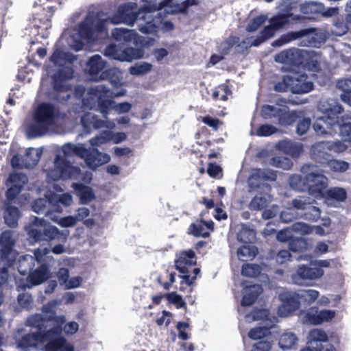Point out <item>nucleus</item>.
Here are the masks:
<instances>
[{"label":"nucleus","instance_id":"f257e3e1","mask_svg":"<svg viewBox=\"0 0 351 351\" xmlns=\"http://www.w3.org/2000/svg\"><path fill=\"white\" fill-rule=\"evenodd\" d=\"M319 108L324 115L315 121L313 124L314 131L319 136L335 135L339 128L343 107L337 99L328 98L320 104Z\"/></svg>","mask_w":351,"mask_h":351},{"label":"nucleus","instance_id":"f03ea898","mask_svg":"<svg viewBox=\"0 0 351 351\" xmlns=\"http://www.w3.org/2000/svg\"><path fill=\"white\" fill-rule=\"evenodd\" d=\"M35 258L32 256L24 257V260L21 261L19 271L21 274H25L26 269H23L22 267L25 262L29 264V274L25 281H21L16 287L18 291H25L26 289H31L34 286L41 285L49 278L51 275L50 266L47 263H43V255L39 250L35 251Z\"/></svg>","mask_w":351,"mask_h":351},{"label":"nucleus","instance_id":"7ed1b4c3","mask_svg":"<svg viewBox=\"0 0 351 351\" xmlns=\"http://www.w3.org/2000/svg\"><path fill=\"white\" fill-rule=\"evenodd\" d=\"M59 113V110L51 103L43 102L36 108L34 114V123L28 128V135L36 138L45 135L49 126L53 125Z\"/></svg>","mask_w":351,"mask_h":351},{"label":"nucleus","instance_id":"20e7f679","mask_svg":"<svg viewBox=\"0 0 351 351\" xmlns=\"http://www.w3.org/2000/svg\"><path fill=\"white\" fill-rule=\"evenodd\" d=\"M29 237L34 242H50L59 239L62 233L58 228L50 224L45 219L34 217L31 223L26 227Z\"/></svg>","mask_w":351,"mask_h":351},{"label":"nucleus","instance_id":"39448f33","mask_svg":"<svg viewBox=\"0 0 351 351\" xmlns=\"http://www.w3.org/2000/svg\"><path fill=\"white\" fill-rule=\"evenodd\" d=\"M196 263L195 254L193 250L181 252L175 261L176 268L180 274V277L188 286L193 285L200 272V269L195 267Z\"/></svg>","mask_w":351,"mask_h":351},{"label":"nucleus","instance_id":"423d86ee","mask_svg":"<svg viewBox=\"0 0 351 351\" xmlns=\"http://www.w3.org/2000/svg\"><path fill=\"white\" fill-rule=\"evenodd\" d=\"M303 175H306V189L312 195L322 196L328 186V178L317 170L315 165L304 164L300 169Z\"/></svg>","mask_w":351,"mask_h":351},{"label":"nucleus","instance_id":"0eeeda50","mask_svg":"<svg viewBox=\"0 0 351 351\" xmlns=\"http://www.w3.org/2000/svg\"><path fill=\"white\" fill-rule=\"evenodd\" d=\"M278 58H280V62H290L308 71H318L320 69L319 61L311 57L307 51L289 49L281 51Z\"/></svg>","mask_w":351,"mask_h":351},{"label":"nucleus","instance_id":"6e6552de","mask_svg":"<svg viewBox=\"0 0 351 351\" xmlns=\"http://www.w3.org/2000/svg\"><path fill=\"white\" fill-rule=\"evenodd\" d=\"M125 90L114 93L106 86L99 84L90 88L88 94L91 97L97 98V106L104 118H107L109 111L114 109L115 101L113 98L124 95Z\"/></svg>","mask_w":351,"mask_h":351},{"label":"nucleus","instance_id":"1a4fd4ad","mask_svg":"<svg viewBox=\"0 0 351 351\" xmlns=\"http://www.w3.org/2000/svg\"><path fill=\"white\" fill-rule=\"evenodd\" d=\"M138 15L139 13L132 11V6L130 3L121 4L111 16L99 20L96 25V29L98 32H108V23L114 25L126 23L133 25L138 19Z\"/></svg>","mask_w":351,"mask_h":351},{"label":"nucleus","instance_id":"9d476101","mask_svg":"<svg viewBox=\"0 0 351 351\" xmlns=\"http://www.w3.org/2000/svg\"><path fill=\"white\" fill-rule=\"evenodd\" d=\"M104 56L121 62H132L142 58L144 50L142 48L128 47L124 43L121 45L109 44L104 49Z\"/></svg>","mask_w":351,"mask_h":351},{"label":"nucleus","instance_id":"9b49d317","mask_svg":"<svg viewBox=\"0 0 351 351\" xmlns=\"http://www.w3.org/2000/svg\"><path fill=\"white\" fill-rule=\"evenodd\" d=\"M324 275L320 267H311L306 265H299L296 271L292 274L291 279L298 285H308L312 280L319 278Z\"/></svg>","mask_w":351,"mask_h":351},{"label":"nucleus","instance_id":"f8f14e48","mask_svg":"<svg viewBox=\"0 0 351 351\" xmlns=\"http://www.w3.org/2000/svg\"><path fill=\"white\" fill-rule=\"evenodd\" d=\"M106 15L103 12H97L95 16L87 15L83 21L78 24V34L82 39L90 40L94 38V34H103L106 32H98L96 29V25L99 20L103 19L100 18L101 16Z\"/></svg>","mask_w":351,"mask_h":351},{"label":"nucleus","instance_id":"ddd939ff","mask_svg":"<svg viewBox=\"0 0 351 351\" xmlns=\"http://www.w3.org/2000/svg\"><path fill=\"white\" fill-rule=\"evenodd\" d=\"M8 182L11 186L5 191L6 199L4 204H12L23 189L24 185L27 182V178L25 173L12 172L9 175Z\"/></svg>","mask_w":351,"mask_h":351},{"label":"nucleus","instance_id":"4468645a","mask_svg":"<svg viewBox=\"0 0 351 351\" xmlns=\"http://www.w3.org/2000/svg\"><path fill=\"white\" fill-rule=\"evenodd\" d=\"M51 332L52 330L48 331L45 334H42L40 332L25 334L16 340L17 348L22 351H28L32 348L38 349L46 342L47 339H49L47 335H49Z\"/></svg>","mask_w":351,"mask_h":351},{"label":"nucleus","instance_id":"2eb2a0df","mask_svg":"<svg viewBox=\"0 0 351 351\" xmlns=\"http://www.w3.org/2000/svg\"><path fill=\"white\" fill-rule=\"evenodd\" d=\"M279 299L282 304L278 307V313L281 317H287L300 308V300L298 293L285 291L279 295Z\"/></svg>","mask_w":351,"mask_h":351},{"label":"nucleus","instance_id":"dca6fc26","mask_svg":"<svg viewBox=\"0 0 351 351\" xmlns=\"http://www.w3.org/2000/svg\"><path fill=\"white\" fill-rule=\"evenodd\" d=\"M55 167L59 173V177L62 180L77 178L81 174V169L78 167L71 165L65 158L57 155L55 158Z\"/></svg>","mask_w":351,"mask_h":351},{"label":"nucleus","instance_id":"f3484780","mask_svg":"<svg viewBox=\"0 0 351 351\" xmlns=\"http://www.w3.org/2000/svg\"><path fill=\"white\" fill-rule=\"evenodd\" d=\"M335 316V311L328 309L319 311L317 307H312L305 313L304 319L308 324L319 325L324 322L330 321Z\"/></svg>","mask_w":351,"mask_h":351},{"label":"nucleus","instance_id":"a211bd4d","mask_svg":"<svg viewBox=\"0 0 351 351\" xmlns=\"http://www.w3.org/2000/svg\"><path fill=\"white\" fill-rule=\"evenodd\" d=\"M14 245V241L10 231H3L0 234V257L2 261L6 262L8 266H12L14 263V258H9Z\"/></svg>","mask_w":351,"mask_h":351},{"label":"nucleus","instance_id":"6ab92c4d","mask_svg":"<svg viewBox=\"0 0 351 351\" xmlns=\"http://www.w3.org/2000/svg\"><path fill=\"white\" fill-rule=\"evenodd\" d=\"M291 92L293 94L307 93L313 89V83L308 80L305 73H294L291 75Z\"/></svg>","mask_w":351,"mask_h":351},{"label":"nucleus","instance_id":"aec40b11","mask_svg":"<svg viewBox=\"0 0 351 351\" xmlns=\"http://www.w3.org/2000/svg\"><path fill=\"white\" fill-rule=\"evenodd\" d=\"M329 149L325 141H320L311 146L310 155L311 159L316 163L322 167H326V164L331 158Z\"/></svg>","mask_w":351,"mask_h":351},{"label":"nucleus","instance_id":"412c9836","mask_svg":"<svg viewBox=\"0 0 351 351\" xmlns=\"http://www.w3.org/2000/svg\"><path fill=\"white\" fill-rule=\"evenodd\" d=\"M276 173L269 169H257L249 178V186L251 189H257L264 181H275Z\"/></svg>","mask_w":351,"mask_h":351},{"label":"nucleus","instance_id":"4be33fe9","mask_svg":"<svg viewBox=\"0 0 351 351\" xmlns=\"http://www.w3.org/2000/svg\"><path fill=\"white\" fill-rule=\"evenodd\" d=\"M214 230L213 221H206L203 219H197L192 223L188 228V234L195 237H208L210 232Z\"/></svg>","mask_w":351,"mask_h":351},{"label":"nucleus","instance_id":"5701e85b","mask_svg":"<svg viewBox=\"0 0 351 351\" xmlns=\"http://www.w3.org/2000/svg\"><path fill=\"white\" fill-rule=\"evenodd\" d=\"M304 13L307 14L321 15L322 16H332L337 11L335 8H326L324 5L318 2L306 3L302 7Z\"/></svg>","mask_w":351,"mask_h":351},{"label":"nucleus","instance_id":"b1692460","mask_svg":"<svg viewBox=\"0 0 351 351\" xmlns=\"http://www.w3.org/2000/svg\"><path fill=\"white\" fill-rule=\"evenodd\" d=\"M246 281L242 282V285L244 287V294L241 300V305L243 306H250L252 305L259 295L263 291V289L259 285H245Z\"/></svg>","mask_w":351,"mask_h":351},{"label":"nucleus","instance_id":"393cba45","mask_svg":"<svg viewBox=\"0 0 351 351\" xmlns=\"http://www.w3.org/2000/svg\"><path fill=\"white\" fill-rule=\"evenodd\" d=\"M313 31V28L302 29L299 31L289 32L281 35L278 39L273 41L271 46L274 47H281L292 40L307 36Z\"/></svg>","mask_w":351,"mask_h":351},{"label":"nucleus","instance_id":"a878e982","mask_svg":"<svg viewBox=\"0 0 351 351\" xmlns=\"http://www.w3.org/2000/svg\"><path fill=\"white\" fill-rule=\"evenodd\" d=\"M110 160V157L108 154L99 152L97 148H92L86 158V163L90 168L95 169L97 167L108 163Z\"/></svg>","mask_w":351,"mask_h":351},{"label":"nucleus","instance_id":"bb28decb","mask_svg":"<svg viewBox=\"0 0 351 351\" xmlns=\"http://www.w3.org/2000/svg\"><path fill=\"white\" fill-rule=\"evenodd\" d=\"M45 351H73V347L69 344L64 337L56 336L47 339Z\"/></svg>","mask_w":351,"mask_h":351},{"label":"nucleus","instance_id":"cd10ccee","mask_svg":"<svg viewBox=\"0 0 351 351\" xmlns=\"http://www.w3.org/2000/svg\"><path fill=\"white\" fill-rule=\"evenodd\" d=\"M62 149L65 156H76L84 159L85 162L90 150L86 148L83 144L75 145L71 143L64 144Z\"/></svg>","mask_w":351,"mask_h":351},{"label":"nucleus","instance_id":"c85d7f7f","mask_svg":"<svg viewBox=\"0 0 351 351\" xmlns=\"http://www.w3.org/2000/svg\"><path fill=\"white\" fill-rule=\"evenodd\" d=\"M47 319L40 314H34L27 317L25 325L36 329V332H40L42 334L48 332L47 329Z\"/></svg>","mask_w":351,"mask_h":351},{"label":"nucleus","instance_id":"c756f323","mask_svg":"<svg viewBox=\"0 0 351 351\" xmlns=\"http://www.w3.org/2000/svg\"><path fill=\"white\" fill-rule=\"evenodd\" d=\"M5 214L4 220L8 226L16 228L20 217L19 209L12 205V204H4Z\"/></svg>","mask_w":351,"mask_h":351},{"label":"nucleus","instance_id":"7c9ffc66","mask_svg":"<svg viewBox=\"0 0 351 351\" xmlns=\"http://www.w3.org/2000/svg\"><path fill=\"white\" fill-rule=\"evenodd\" d=\"M300 19V16H294L292 13L279 14L274 16L269 19L271 26L278 31L289 24L291 21H295Z\"/></svg>","mask_w":351,"mask_h":351},{"label":"nucleus","instance_id":"2f4dec72","mask_svg":"<svg viewBox=\"0 0 351 351\" xmlns=\"http://www.w3.org/2000/svg\"><path fill=\"white\" fill-rule=\"evenodd\" d=\"M40 157V152L34 148L29 147L27 149L25 154L22 156V166L26 169H32L38 163Z\"/></svg>","mask_w":351,"mask_h":351},{"label":"nucleus","instance_id":"473e14b6","mask_svg":"<svg viewBox=\"0 0 351 351\" xmlns=\"http://www.w3.org/2000/svg\"><path fill=\"white\" fill-rule=\"evenodd\" d=\"M106 66V62L99 55H94L89 58L86 64L87 71L91 76L101 73Z\"/></svg>","mask_w":351,"mask_h":351},{"label":"nucleus","instance_id":"72a5a7b5","mask_svg":"<svg viewBox=\"0 0 351 351\" xmlns=\"http://www.w3.org/2000/svg\"><path fill=\"white\" fill-rule=\"evenodd\" d=\"M114 40L122 43H129L133 41L136 43L137 34L134 30L125 28H114L112 32Z\"/></svg>","mask_w":351,"mask_h":351},{"label":"nucleus","instance_id":"f704fd0d","mask_svg":"<svg viewBox=\"0 0 351 351\" xmlns=\"http://www.w3.org/2000/svg\"><path fill=\"white\" fill-rule=\"evenodd\" d=\"M73 188L79 196L82 204H87L93 200L95 197V193L90 186L82 183H76L73 184Z\"/></svg>","mask_w":351,"mask_h":351},{"label":"nucleus","instance_id":"c9c22d12","mask_svg":"<svg viewBox=\"0 0 351 351\" xmlns=\"http://www.w3.org/2000/svg\"><path fill=\"white\" fill-rule=\"evenodd\" d=\"M100 79L108 80L114 88H119L122 85L121 72L115 68H110L102 71Z\"/></svg>","mask_w":351,"mask_h":351},{"label":"nucleus","instance_id":"e433bc0d","mask_svg":"<svg viewBox=\"0 0 351 351\" xmlns=\"http://www.w3.org/2000/svg\"><path fill=\"white\" fill-rule=\"evenodd\" d=\"M280 148L293 158L299 157L303 152V145L302 143H296L291 141H282L280 143Z\"/></svg>","mask_w":351,"mask_h":351},{"label":"nucleus","instance_id":"4c0bfd02","mask_svg":"<svg viewBox=\"0 0 351 351\" xmlns=\"http://www.w3.org/2000/svg\"><path fill=\"white\" fill-rule=\"evenodd\" d=\"M48 321H52L56 324V326L48 329V331L52 330L49 335H47L48 337L50 339L56 336H60L62 330V325L66 322L65 317L64 315L58 316L56 315L55 312H53L52 314L48 317L47 322Z\"/></svg>","mask_w":351,"mask_h":351},{"label":"nucleus","instance_id":"58836bf2","mask_svg":"<svg viewBox=\"0 0 351 351\" xmlns=\"http://www.w3.org/2000/svg\"><path fill=\"white\" fill-rule=\"evenodd\" d=\"M328 199L335 200L339 202H343L347 199L348 195L346 189L341 187H332L326 190L324 195Z\"/></svg>","mask_w":351,"mask_h":351},{"label":"nucleus","instance_id":"ea45409f","mask_svg":"<svg viewBox=\"0 0 351 351\" xmlns=\"http://www.w3.org/2000/svg\"><path fill=\"white\" fill-rule=\"evenodd\" d=\"M291 255L289 250H280L278 252L271 250L267 254V258L274 261L278 265H282L290 261Z\"/></svg>","mask_w":351,"mask_h":351},{"label":"nucleus","instance_id":"a19ab883","mask_svg":"<svg viewBox=\"0 0 351 351\" xmlns=\"http://www.w3.org/2000/svg\"><path fill=\"white\" fill-rule=\"evenodd\" d=\"M268 204V199L267 194L265 193H258L250 201L249 204V208L252 211L262 210L267 208Z\"/></svg>","mask_w":351,"mask_h":351},{"label":"nucleus","instance_id":"79ce46f5","mask_svg":"<svg viewBox=\"0 0 351 351\" xmlns=\"http://www.w3.org/2000/svg\"><path fill=\"white\" fill-rule=\"evenodd\" d=\"M337 87L343 93L340 95L341 99L346 104L351 105V83L348 78L339 80Z\"/></svg>","mask_w":351,"mask_h":351},{"label":"nucleus","instance_id":"37998d69","mask_svg":"<svg viewBox=\"0 0 351 351\" xmlns=\"http://www.w3.org/2000/svg\"><path fill=\"white\" fill-rule=\"evenodd\" d=\"M127 138V135L124 132H117L113 134L110 131H105L103 134L98 136L95 138V140L99 143H104L112 139L114 143L118 144L125 141Z\"/></svg>","mask_w":351,"mask_h":351},{"label":"nucleus","instance_id":"c03bdc74","mask_svg":"<svg viewBox=\"0 0 351 351\" xmlns=\"http://www.w3.org/2000/svg\"><path fill=\"white\" fill-rule=\"evenodd\" d=\"M298 342L297 336L291 332H284L280 337L278 344L282 350H289L293 348Z\"/></svg>","mask_w":351,"mask_h":351},{"label":"nucleus","instance_id":"a18cd8bd","mask_svg":"<svg viewBox=\"0 0 351 351\" xmlns=\"http://www.w3.org/2000/svg\"><path fill=\"white\" fill-rule=\"evenodd\" d=\"M315 199L311 197L299 196L297 198L293 199L289 203V206H291L296 212L297 210H301L303 213L309 206V204H315Z\"/></svg>","mask_w":351,"mask_h":351},{"label":"nucleus","instance_id":"49530a36","mask_svg":"<svg viewBox=\"0 0 351 351\" xmlns=\"http://www.w3.org/2000/svg\"><path fill=\"white\" fill-rule=\"evenodd\" d=\"M258 252L257 248L254 245H243L238 248L237 255L242 261L252 260Z\"/></svg>","mask_w":351,"mask_h":351},{"label":"nucleus","instance_id":"de8ad7c7","mask_svg":"<svg viewBox=\"0 0 351 351\" xmlns=\"http://www.w3.org/2000/svg\"><path fill=\"white\" fill-rule=\"evenodd\" d=\"M326 167H328L332 172L343 173L348 169L349 163L342 160L330 158L326 164Z\"/></svg>","mask_w":351,"mask_h":351},{"label":"nucleus","instance_id":"09e8293b","mask_svg":"<svg viewBox=\"0 0 351 351\" xmlns=\"http://www.w3.org/2000/svg\"><path fill=\"white\" fill-rule=\"evenodd\" d=\"M298 293L300 304L304 303L305 305L314 302L319 295V291L314 289L304 290Z\"/></svg>","mask_w":351,"mask_h":351},{"label":"nucleus","instance_id":"8fccbe9b","mask_svg":"<svg viewBox=\"0 0 351 351\" xmlns=\"http://www.w3.org/2000/svg\"><path fill=\"white\" fill-rule=\"evenodd\" d=\"M314 204H309L305 211L301 213V217L309 221H317L320 218L321 210Z\"/></svg>","mask_w":351,"mask_h":351},{"label":"nucleus","instance_id":"3c124183","mask_svg":"<svg viewBox=\"0 0 351 351\" xmlns=\"http://www.w3.org/2000/svg\"><path fill=\"white\" fill-rule=\"evenodd\" d=\"M304 176V178L298 174H293L291 176L289 180L291 187L300 191L306 190V175Z\"/></svg>","mask_w":351,"mask_h":351},{"label":"nucleus","instance_id":"603ef678","mask_svg":"<svg viewBox=\"0 0 351 351\" xmlns=\"http://www.w3.org/2000/svg\"><path fill=\"white\" fill-rule=\"evenodd\" d=\"M231 93L232 91L229 86L226 84H222L213 90L212 97L214 100L220 99L222 101H226L228 99V96Z\"/></svg>","mask_w":351,"mask_h":351},{"label":"nucleus","instance_id":"864d4df0","mask_svg":"<svg viewBox=\"0 0 351 351\" xmlns=\"http://www.w3.org/2000/svg\"><path fill=\"white\" fill-rule=\"evenodd\" d=\"M261 267L257 264L245 263L241 269V275L245 277L255 278L261 274Z\"/></svg>","mask_w":351,"mask_h":351},{"label":"nucleus","instance_id":"5fc2aeb1","mask_svg":"<svg viewBox=\"0 0 351 351\" xmlns=\"http://www.w3.org/2000/svg\"><path fill=\"white\" fill-rule=\"evenodd\" d=\"M307 248V241L302 237L292 238L289 242V250L297 252H303Z\"/></svg>","mask_w":351,"mask_h":351},{"label":"nucleus","instance_id":"6e6d98bb","mask_svg":"<svg viewBox=\"0 0 351 351\" xmlns=\"http://www.w3.org/2000/svg\"><path fill=\"white\" fill-rule=\"evenodd\" d=\"M270 164L277 168H281L285 170L290 169L293 166V162L291 159L284 156H275L271 159Z\"/></svg>","mask_w":351,"mask_h":351},{"label":"nucleus","instance_id":"4d7b16f0","mask_svg":"<svg viewBox=\"0 0 351 351\" xmlns=\"http://www.w3.org/2000/svg\"><path fill=\"white\" fill-rule=\"evenodd\" d=\"M152 69V65L148 62L136 64L130 66V73L133 75H143L149 73Z\"/></svg>","mask_w":351,"mask_h":351},{"label":"nucleus","instance_id":"13d9d810","mask_svg":"<svg viewBox=\"0 0 351 351\" xmlns=\"http://www.w3.org/2000/svg\"><path fill=\"white\" fill-rule=\"evenodd\" d=\"M51 78L53 88L56 93H66L71 89V86L67 83L66 81L57 77L54 75H53Z\"/></svg>","mask_w":351,"mask_h":351},{"label":"nucleus","instance_id":"bf43d9fd","mask_svg":"<svg viewBox=\"0 0 351 351\" xmlns=\"http://www.w3.org/2000/svg\"><path fill=\"white\" fill-rule=\"evenodd\" d=\"M341 136L345 141L351 143V123H346L345 117L341 116L339 129Z\"/></svg>","mask_w":351,"mask_h":351},{"label":"nucleus","instance_id":"052dcab7","mask_svg":"<svg viewBox=\"0 0 351 351\" xmlns=\"http://www.w3.org/2000/svg\"><path fill=\"white\" fill-rule=\"evenodd\" d=\"M270 334L269 328L266 326L255 327L250 330L248 337L252 339H259Z\"/></svg>","mask_w":351,"mask_h":351},{"label":"nucleus","instance_id":"680f3d73","mask_svg":"<svg viewBox=\"0 0 351 351\" xmlns=\"http://www.w3.org/2000/svg\"><path fill=\"white\" fill-rule=\"evenodd\" d=\"M254 238V232L249 228H243L237 234L238 240L244 244L252 243Z\"/></svg>","mask_w":351,"mask_h":351},{"label":"nucleus","instance_id":"e2e57ef3","mask_svg":"<svg viewBox=\"0 0 351 351\" xmlns=\"http://www.w3.org/2000/svg\"><path fill=\"white\" fill-rule=\"evenodd\" d=\"M298 213L293 209L291 206L285 208L280 213V220L285 223H289L298 217Z\"/></svg>","mask_w":351,"mask_h":351},{"label":"nucleus","instance_id":"0e129e2a","mask_svg":"<svg viewBox=\"0 0 351 351\" xmlns=\"http://www.w3.org/2000/svg\"><path fill=\"white\" fill-rule=\"evenodd\" d=\"M267 20L265 15H259L252 19L247 24L246 30L249 32L256 31Z\"/></svg>","mask_w":351,"mask_h":351},{"label":"nucleus","instance_id":"69168bd1","mask_svg":"<svg viewBox=\"0 0 351 351\" xmlns=\"http://www.w3.org/2000/svg\"><path fill=\"white\" fill-rule=\"evenodd\" d=\"M280 112L281 108H280L271 105H264L261 110V115L264 119H271L273 117H278Z\"/></svg>","mask_w":351,"mask_h":351},{"label":"nucleus","instance_id":"338daca9","mask_svg":"<svg viewBox=\"0 0 351 351\" xmlns=\"http://www.w3.org/2000/svg\"><path fill=\"white\" fill-rule=\"evenodd\" d=\"M228 44L230 46H235L236 51L239 53H243L250 45L245 40L240 42V38L237 36L232 37Z\"/></svg>","mask_w":351,"mask_h":351},{"label":"nucleus","instance_id":"774afa93","mask_svg":"<svg viewBox=\"0 0 351 351\" xmlns=\"http://www.w3.org/2000/svg\"><path fill=\"white\" fill-rule=\"evenodd\" d=\"M167 300L174 304L177 308H186V304L182 297L176 292H171L165 295Z\"/></svg>","mask_w":351,"mask_h":351}]
</instances>
